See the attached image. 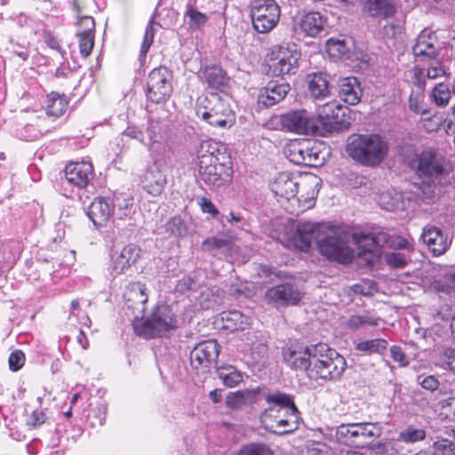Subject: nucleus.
Instances as JSON below:
<instances>
[{"label":"nucleus","instance_id":"nucleus-1","mask_svg":"<svg viewBox=\"0 0 455 455\" xmlns=\"http://www.w3.org/2000/svg\"><path fill=\"white\" fill-rule=\"evenodd\" d=\"M352 235L342 228H332L326 223H299L279 235L277 240L286 248L308 251L315 242L321 254L341 263L350 261L354 250L349 246Z\"/></svg>","mask_w":455,"mask_h":455},{"label":"nucleus","instance_id":"nucleus-2","mask_svg":"<svg viewBox=\"0 0 455 455\" xmlns=\"http://www.w3.org/2000/svg\"><path fill=\"white\" fill-rule=\"evenodd\" d=\"M269 406L260 415L263 427L278 435L293 433L299 428V412L291 395L283 393L269 395Z\"/></svg>","mask_w":455,"mask_h":455},{"label":"nucleus","instance_id":"nucleus-3","mask_svg":"<svg viewBox=\"0 0 455 455\" xmlns=\"http://www.w3.org/2000/svg\"><path fill=\"white\" fill-rule=\"evenodd\" d=\"M346 152L362 165L376 167L387 157L389 145L379 134H352L347 138Z\"/></svg>","mask_w":455,"mask_h":455},{"label":"nucleus","instance_id":"nucleus-4","mask_svg":"<svg viewBox=\"0 0 455 455\" xmlns=\"http://www.w3.org/2000/svg\"><path fill=\"white\" fill-rule=\"evenodd\" d=\"M315 359L309 370L308 378L313 379H338L343 374L347 362L334 349L325 343L315 344Z\"/></svg>","mask_w":455,"mask_h":455},{"label":"nucleus","instance_id":"nucleus-5","mask_svg":"<svg viewBox=\"0 0 455 455\" xmlns=\"http://www.w3.org/2000/svg\"><path fill=\"white\" fill-rule=\"evenodd\" d=\"M135 332L145 339L164 337L178 328V320L169 305H157L151 315L133 323Z\"/></svg>","mask_w":455,"mask_h":455},{"label":"nucleus","instance_id":"nucleus-6","mask_svg":"<svg viewBox=\"0 0 455 455\" xmlns=\"http://www.w3.org/2000/svg\"><path fill=\"white\" fill-rule=\"evenodd\" d=\"M196 116L212 126L225 128L235 123V114L228 103L217 93L198 99Z\"/></svg>","mask_w":455,"mask_h":455},{"label":"nucleus","instance_id":"nucleus-7","mask_svg":"<svg viewBox=\"0 0 455 455\" xmlns=\"http://www.w3.org/2000/svg\"><path fill=\"white\" fill-rule=\"evenodd\" d=\"M410 164L420 177L430 179L442 186L451 183L449 179L451 166L440 154L432 150H424L416 155Z\"/></svg>","mask_w":455,"mask_h":455},{"label":"nucleus","instance_id":"nucleus-8","mask_svg":"<svg viewBox=\"0 0 455 455\" xmlns=\"http://www.w3.org/2000/svg\"><path fill=\"white\" fill-rule=\"evenodd\" d=\"M280 6L275 0H255L250 9L254 29L260 34L268 33L280 20Z\"/></svg>","mask_w":455,"mask_h":455},{"label":"nucleus","instance_id":"nucleus-9","mask_svg":"<svg viewBox=\"0 0 455 455\" xmlns=\"http://www.w3.org/2000/svg\"><path fill=\"white\" fill-rule=\"evenodd\" d=\"M380 433V427L370 422L342 424L337 428L339 441L355 445L366 444L379 437Z\"/></svg>","mask_w":455,"mask_h":455},{"label":"nucleus","instance_id":"nucleus-10","mask_svg":"<svg viewBox=\"0 0 455 455\" xmlns=\"http://www.w3.org/2000/svg\"><path fill=\"white\" fill-rule=\"evenodd\" d=\"M300 54L295 44L275 45L270 54L269 68L275 76L295 74Z\"/></svg>","mask_w":455,"mask_h":455},{"label":"nucleus","instance_id":"nucleus-11","mask_svg":"<svg viewBox=\"0 0 455 455\" xmlns=\"http://www.w3.org/2000/svg\"><path fill=\"white\" fill-rule=\"evenodd\" d=\"M349 108L332 100L320 106L317 109L318 117L328 131H340L350 125Z\"/></svg>","mask_w":455,"mask_h":455},{"label":"nucleus","instance_id":"nucleus-12","mask_svg":"<svg viewBox=\"0 0 455 455\" xmlns=\"http://www.w3.org/2000/svg\"><path fill=\"white\" fill-rule=\"evenodd\" d=\"M170 78L171 74L166 68L153 69L148 78L147 98L153 103L164 102L172 91Z\"/></svg>","mask_w":455,"mask_h":455},{"label":"nucleus","instance_id":"nucleus-13","mask_svg":"<svg viewBox=\"0 0 455 455\" xmlns=\"http://www.w3.org/2000/svg\"><path fill=\"white\" fill-rule=\"evenodd\" d=\"M315 345L291 344L283 348V361L292 370L306 372L308 376L315 359Z\"/></svg>","mask_w":455,"mask_h":455},{"label":"nucleus","instance_id":"nucleus-14","mask_svg":"<svg viewBox=\"0 0 455 455\" xmlns=\"http://www.w3.org/2000/svg\"><path fill=\"white\" fill-rule=\"evenodd\" d=\"M283 130L298 133L310 134L316 131L313 116L306 109L291 110L280 116Z\"/></svg>","mask_w":455,"mask_h":455},{"label":"nucleus","instance_id":"nucleus-15","mask_svg":"<svg viewBox=\"0 0 455 455\" xmlns=\"http://www.w3.org/2000/svg\"><path fill=\"white\" fill-rule=\"evenodd\" d=\"M302 292L293 283L286 282L268 288L265 292V299L267 303L275 306H293L302 299Z\"/></svg>","mask_w":455,"mask_h":455},{"label":"nucleus","instance_id":"nucleus-16","mask_svg":"<svg viewBox=\"0 0 455 455\" xmlns=\"http://www.w3.org/2000/svg\"><path fill=\"white\" fill-rule=\"evenodd\" d=\"M220 354V346L214 339L198 343L190 352V363L194 369H209L216 363Z\"/></svg>","mask_w":455,"mask_h":455},{"label":"nucleus","instance_id":"nucleus-17","mask_svg":"<svg viewBox=\"0 0 455 455\" xmlns=\"http://www.w3.org/2000/svg\"><path fill=\"white\" fill-rule=\"evenodd\" d=\"M412 52L418 61L436 60L440 55V47L435 33L428 29L422 30L412 47Z\"/></svg>","mask_w":455,"mask_h":455},{"label":"nucleus","instance_id":"nucleus-18","mask_svg":"<svg viewBox=\"0 0 455 455\" xmlns=\"http://www.w3.org/2000/svg\"><path fill=\"white\" fill-rule=\"evenodd\" d=\"M290 156L294 164L307 166L321 165L323 160L315 143L309 140L291 145Z\"/></svg>","mask_w":455,"mask_h":455},{"label":"nucleus","instance_id":"nucleus-19","mask_svg":"<svg viewBox=\"0 0 455 455\" xmlns=\"http://www.w3.org/2000/svg\"><path fill=\"white\" fill-rule=\"evenodd\" d=\"M291 90L288 83L270 81L258 95V104L265 108L272 107L282 101Z\"/></svg>","mask_w":455,"mask_h":455},{"label":"nucleus","instance_id":"nucleus-20","mask_svg":"<svg viewBox=\"0 0 455 455\" xmlns=\"http://www.w3.org/2000/svg\"><path fill=\"white\" fill-rule=\"evenodd\" d=\"M421 239L435 256L443 254L449 248L451 242L442 229L435 226H427L423 228Z\"/></svg>","mask_w":455,"mask_h":455},{"label":"nucleus","instance_id":"nucleus-21","mask_svg":"<svg viewBox=\"0 0 455 455\" xmlns=\"http://www.w3.org/2000/svg\"><path fill=\"white\" fill-rule=\"evenodd\" d=\"M110 197L99 196L93 199L87 210V216L95 226H105L113 217L114 208Z\"/></svg>","mask_w":455,"mask_h":455},{"label":"nucleus","instance_id":"nucleus-22","mask_svg":"<svg viewBox=\"0 0 455 455\" xmlns=\"http://www.w3.org/2000/svg\"><path fill=\"white\" fill-rule=\"evenodd\" d=\"M140 249L135 244L125 245L112 259V274L117 275L133 266L140 258Z\"/></svg>","mask_w":455,"mask_h":455},{"label":"nucleus","instance_id":"nucleus-23","mask_svg":"<svg viewBox=\"0 0 455 455\" xmlns=\"http://www.w3.org/2000/svg\"><path fill=\"white\" fill-rule=\"evenodd\" d=\"M324 20L317 12H310L298 18L293 24L296 33H303L309 36H317L323 29Z\"/></svg>","mask_w":455,"mask_h":455},{"label":"nucleus","instance_id":"nucleus-24","mask_svg":"<svg viewBox=\"0 0 455 455\" xmlns=\"http://www.w3.org/2000/svg\"><path fill=\"white\" fill-rule=\"evenodd\" d=\"M339 97L347 104L355 106L360 102L363 89L355 76L340 77L338 82Z\"/></svg>","mask_w":455,"mask_h":455},{"label":"nucleus","instance_id":"nucleus-25","mask_svg":"<svg viewBox=\"0 0 455 455\" xmlns=\"http://www.w3.org/2000/svg\"><path fill=\"white\" fill-rule=\"evenodd\" d=\"M215 160L212 156H203L199 161V177L202 181L211 188H219L223 184L220 170L221 165L212 164Z\"/></svg>","mask_w":455,"mask_h":455},{"label":"nucleus","instance_id":"nucleus-26","mask_svg":"<svg viewBox=\"0 0 455 455\" xmlns=\"http://www.w3.org/2000/svg\"><path fill=\"white\" fill-rule=\"evenodd\" d=\"M92 175V165L86 162L72 163L65 168L67 180L78 188H84Z\"/></svg>","mask_w":455,"mask_h":455},{"label":"nucleus","instance_id":"nucleus-27","mask_svg":"<svg viewBox=\"0 0 455 455\" xmlns=\"http://www.w3.org/2000/svg\"><path fill=\"white\" fill-rule=\"evenodd\" d=\"M140 183L148 194L156 196L163 192L166 185V177L156 165H154L148 167L140 176Z\"/></svg>","mask_w":455,"mask_h":455},{"label":"nucleus","instance_id":"nucleus-28","mask_svg":"<svg viewBox=\"0 0 455 455\" xmlns=\"http://www.w3.org/2000/svg\"><path fill=\"white\" fill-rule=\"evenodd\" d=\"M146 285L140 282L130 283L124 294V300L129 308L144 311L145 304L148 301Z\"/></svg>","mask_w":455,"mask_h":455},{"label":"nucleus","instance_id":"nucleus-29","mask_svg":"<svg viewBox=\"0 0 455 455\" xmlns=\"http://www.w3.org/2000/svg\"><path fill=\"white\" fill-rule=\"evenodd\" d=\"M271 190L276 196L290 200L298 192V182L288 172L279 173L271 184Z\"/></svg>","mask_w":455,"mask_h":455},{"label":"nucleus","instance_id":"nucleus-30","mask_svg":"<svg viewBox=\"0 0 455 455\" xmlns=\"http://www.w3.org/2000/svg\"><path fill=\"white\" fill-rule=\"evenodd\" d=\"M363 12L369 16L378 19H388L396 12L393 0H365Z\"/></svg>","mask_w":455,"mask_h":455},{"label":"nucleus","instance_id":"nucleus-31","mask_svg":"<svg viewBox=\"0 0 455 455\" xmlns=\"http://www.w3.org/2000/svg\"><path fill=\"white\" fill-rule=\"evenodd\" d=\"M114 208L113 217L124 220L134 212L133 198L124 194H114L110 197Z\"/></svg>","mask_w":455,"mask_h":455},{"label":"nucleus","instance_id":"nucleus-32","mask_svg":"<svg viewBox=\"0 0 455 455\" xmlns=\"http://www.w3.org/2000/svg\"><path fill=\"white\" fill-rule=\"evenodd\" d=\"M201 79L212 89L221 90L227 84V75L218 66L204 68L200 74Z\"/></svg>","mask_w":455,"mask_h":455},{"label":"nucleus","instance_id":"nucleus-33","mask_svg":"<svg viewBox=\"0 0 455 455\" xmlns=\"http://www.w3.org/2000/svg\"><path fill=\"white\" fill-rule=\"evenodd\" d=\"M308 91L315 99H323L330 93L326 75L314 73L307 76Z\"/></svg>","mask_w":455,"mask_h":455},{"label":"nucleus","instance_id":"nucleus-34","mask_svg":"<svg viewBox=\"0 0 455 455\" xmlns=\"http://www.w3.org/2000/svg\"><path fill=\"white\" fill-rule=\"evenodd\" d=\"M326 52L335 60L352 58L350 45L345 39L330 38L326 42Z\"/></svg>","mask_w":455,"mask_h":455},{"label":"nucleus","instance_id":"nucleus-35","mask_svg":"<svg viewBox=\"0 0 455 455\" xmlns=\"http://www.w3.org/2000/svg\"><path fill=\"white\" fill-rule=\"evenodd\" d=\"M220 315L223 327L231 331L243 330L248 324V317L236 310L222 312Z\"/></svg>","mask_w":455,"mask_h":455},{"label":"nucleus","instance_id":"nucleus-36","mask_svg":"<svg viewBox=\"0 0 455 455\" xmlns=\"http://www.w3.org/2000/svg\"><path fill=\"white\" fill-rule=\"evenodd\" d=\"M355 349L366 355H383L387 349V341L385 339H372L358 342Z\"/></svg>","mask_w":455,"mask_h":455},{"label":"nucleus","instance_id":"nucleus-37","mask_svg":"<svg viewBox=\"0 0 455 455\" xmlns=\"http://www.w3.org/2000/svg\"><path fill=\"white\" fill-rule=\"evenodd\" d=\"M68 107V101L64 96L56 92H52L47 96L46 113L52 116H60L64 114Z\"/></svg>","mask_w":455,"mask_h":455},{"label":"nucleus","instance_id":"nucleus-38","mask_svg":"<svg viewBox=\"0 0 455 455\" xmlns=\"http://www.w3.org/2000/svg\"><path fill=\"white\" fill-rule=\"evenodd\" d=\"M185 19H188V25L192 30H199L209 20V17L201 12H199L196 7L192 4L187 5V10L184 14Z\"/></svg>","mask_w":455,"mask_h":455},{"label":"nucleus","instance_id":"nucleus-39","mask_svg":"<svg viewBox=\"0 0 455 455\" xmlns=\"http://www.w3.org/2000/svg\"><path fill=\"white\" fill-rule=\"evenodd\" d=\"M217 373L223 384L228 387H234L243 381L241 371L232 365L219 368Z\"/></svg>","mask_w":455,"mask_h":455},{"label":"nucleus","instance_id":"nucleus-40","mask_svg":"<svg viewBox=\"0 0 455 455\" xmlns=\"http://www.w3.org/2000/svg\"><path fill=\"white\" fill-rule=\"evenodd\" d=\"M365 244L370 247L381 248L390 244V236L384 230H374L363 238Z\"/></svg>","mask_w":455,"mask_h":455},{"label":"nucleus","instance_id":"nucleus-41","mask_svg":"<svg viewBox=\"0 0 455 455\" xmlns=\"http://www.w3.org/2000/svg\"><path fill=\"white\" fill-rule=\"evenodd\" d=\"M431 97L437 106L445 107L451 98V92L447 84L440 83L432 90Z\"/></svg>","mask_w":455,"mask_h":455},{"label":"nucleus","instance_id":"nucleus-42","mask_svg":"<svg viewBox=\"0 0 455 455\" xmlns=\"http://www.w3.org/2000/svg\"><path fill=\"white\" fill-rule=\"evenodd\" d=\"M378 318L371 317L368 314L353 315L347 322V326L351 330H357L365 326H377Z\"/></svg>","mask_w":455,"mask_h":455},{"label":"nucleus","instance_id":"nucleus-43","mask_svg":"<svg viewBox=\"0 0 455 455\" xmlns=\"http://www.w3.org/2000/svg\"><path fill=\"white\" fill-rule=\"evenodd\" d=\"M165 228L171 235L176 237H182L188 234L187 226L180 216L170 219L165 224Z\"/></svg>","mask_w":455,"mask_h":455},{"label":"nucleus","instance_id":"nucleus-44","mask_svg":"<svg viewBox=\"0 0 455 455\" xmlns=\"http://www.w3.org/2000/svg\"><path fill=\"white\" fill-rule=\"evenodd\" d=\"M251 393L248 390L229 393L226 398L227 406L231 409H240L244 405Z\"/></svg>","mask_w":455,"mask_h":455},{"label":"nucleus","instance_id":"nucleus-45","mask_svg":"<svg viewBox=\"0 0 455 455\" xmlns=\"http://www.w3.org/2000/svg\"><path fill=\"white\" fill-rule=\"evenodd\" d=\"M426 432L421 428H415L411 426L400 432L398 440L405 443H416L424 440Z\"/></svg>","mask_w":455,"mask_h":455},{"label":"nucleus","instance_id":"nucleus-46","mask_svg":"<svg viewBox=\"0 0 455 455\" xmlns=\"http://www.w3.org/2000/svg\"><path fill=\"white\" fill-rule=\"evenodd\" d=\"M403 28L398 22H388L382 28V35L385 38L393 40L394 44L402 40Z\"/></svg>","mask_w":455,"mask_h":455},{"label":"nucleus","instance_id":"nucleus-47","mask_svg":"<svg viewBox=\"0 0 455 455\" xmlns=\"http://www.w3.org/2000/svg\"><path fill=\"white\" fill-rule=\"evenodd\" d=\"M155 24L156 23L154 21V18H152L145 29L144 38H143V41H142V44L140 46V57L146 56V54L148 53V52L150 48V45L152 44V43L154 41V36H155V32H156L155 28H154Z\"/></svg>","mask_w":455,"mask_h":455},{"label":"nucleus","instance_id":"nucleus-48","mask_svg":"<svg viewBox=\"0 0 455 455\" xmlns=\"http://www.w3.org/2000/svg\"><path fill=\"white\" fill-rule=\"evenodd\" d=\"M424 92L411 91L409 97V108L416 114L426 115L428 111L422 108Z\"/></svg>","mask_w":455,"mask_h":455},{"label":"nucleus","instance_id":"nucleus-49","mask_svg":"<svg viewBox=\"0 0 455 455\" xmlns=\"http://www.w3.org/2000/svg\"><path fill=\"white\" fill-rule=\"evenodd\" d=\"M77 36H79L80 53L84 57H88L94 46V34L77 32Z\"/></svg>","mask_w":455,"mask_h":455},{"label":"nucleus","instance_id":"nucleus-50","mask_svg":"<svg viewBox=\"0 0 455 455\" xmlns=\"http://www.w3.org/2000/svg\"><path fill=\"white\" fill-rule=\"evenodd\" d=\"M229 247V242L224 238L209 237L202 243V248L205 251L213 252L217 250L226 249Z\"/></svg>","mask_w":455,"mask_h":455},{"label":"nucleus","instance_id":"nucleus-51","mask_svg":"<svg viewBox=\"0 0 455 455\" xmlns=\"http://www.w3.org/2000/svg\"><path fill=\"white\" fill-rule=\"evenodd\" d=\"M238 455H273V451L266 444L251 443L242 448Z\"/></svg>","mask_w":455,"mask_h":455},{"label":"nucleus","instance_id":"nucleus-52","mask_svg":"<svg viewBox=\"0 0 455 455\" xmlns=\"http://www.w3.org/2000/svg\"><path fill=\"white\" fill-rule=\"evenodd\" d=\"M433 447L435 455H455V443L448 439L435 442Z\"/></svg>","mask_w":455,"mask_h":455},{"label":"nucleus","instance_id":"nucleus-53","mask_svg":"<svg viewBox=\"0 0 455 455\" xmlns=\"http://www.w3.org/2000/svg\"><path fill=\"white\" fill-rule=\"evenodd\" d=\"M412 74V84L414 85L413 91L424 92L426 88L425 72L422 68L418 66L413 67L411 69Z\"/></svg>","mask_w":455,"mask_h":455},{"label":"nucleus","instance_id":"nucleus-54","mask_svg":"<svg viewBox=\"0 0 455 455\" xmlns=\"http://www.w3.org/2000/svg\"><path fill=\"white\" fill-rule=\"evenodd\" d=\"M391 358L397 363L399 367H405L409 364V358L400 346H392L389 348Z\"/></svg>","mask_w":455,"mask_h":455},{"label":"nucleus","instance_id":"nucleus-55","mask_svg":"<svg viewBox=\"0 0 455 455\" xmlns=\"http://www.w3.org/2000/svg\"><path fill=\"white\" fill-rule=\"evenodd\" d=\"M387 263L395 268H403L407 264V257L402 252H392L386 255Z\"/></svg>","mask_w":455,"mask_h":455},{"label":"nucleus","instance_id":"nucleus-56","mask_svg":"<svg viewBox=\"0 0 455 455\" xmlns=\"http://www.w3.org/2000/svg\"><path fill=\"white\" fill-rule=\"evenodd\" d=\"M428 79H436L442 76H446V69L441 61H435L431 63L425 74Z\"/></svg>","mask_w":455,"mask_h":455},{"label":"nucleus","instance_id":"nucleus-57","mask_svg":"<svg viewBox=\"0 0 455 455\" xmlns=\"http://www.w3.org/2000/svg\"><path fill=\"white\" fill-rule=\"evenodd\" d=\"M25 362V355L20 350H16L11 353L9 356V367L12 371L20 370Z\"/></svg>","mask_w":455,"mask_h":455},{"label":"nucleus","instance_id":"nucleus-58","mask_svg":"<svg viewBox=\"0 0 455 455\" xmlns=\"http://www.w3.org/2000/svg\"><path fill=\"white\" fill-rule=\"evenodd\" d=\"M418 383L426 390L429 391H435L438 389L440 383L438 379L433 376L428 375L426 377L419 376L418 377Z\"/></svg>","mask_w":455,"mask_h":455},{"label":"nucleus","instance_id":"nucleus-59","mask_svg":"<svg viewBox=\"0 0 455 455\" xmlns=\"http://www.w3.org/2000/svg\"><path fill=\"white\" fill-rule=\"evenodd\" d=\"M9 50L13 56H17L22 61H25L29 56V52L26 45L14 43L13 41H11Z\"/></svg>","mask_w":455,"mask_h":455},{"label":"nucleus","instance_id":"nucleus-60","mask_svg":"<svg viewBox=\"0 0 455 455\" xmlns=\"http://www.w3.org/2000/svg\"><path fill=\"white\" fill-rule=\"evenodd\" d=\"M442 360L443 364L455 372V348H446L442 355Z\"/></svg>","mask_w":455,"mask_h":455},{"label":"nucleus","instance_id":"nucleus-61","mask_svg":"<svg viewBox=\"0 0 455 455\" xmlns=\"http://www.w3.org/2000/svg\"><path fill=\"white\" fill-rule=\"evenodd\" d=\"M78 26L83 28V30H79L80 33H90L94 34L95 23L94 20L91 16L81 17L78 21Z\"/></svg>","mask_w":455,"mask_h":455},{"label":"nucleus","instance_id":"nucleus-62","mask_svg":"<svg viewBox=\"0 0 455 455\" xmlns=\"http://www.w3.org/2000/svg\"><path fill=\"white\" fill-rule=\"evenodd\" d=\"M198 204L201 207V210L204 213H210L212 216H216L219 213L218 209L212 203V201L206 197H202L199 199Z\"/></svg>","mask_w":455,"mask_h":455},{"label":"nucleus","instance_id":"nucleus-63","mask_svg":"<svg viewBox=\"0 0 455 455\" xmlns=\"http://www.w3.org/2000/svg\"><path fill=\"white\" fill-rule=\"evenodd\" d=\"M45 421V414L41 411H34L28 419V425L37 427Z\"/></svg>","mask_w":455,"mask_h":455},{"label":"nucleus","instance_id":"nucleus-64","mask_svg":"<svg viewBox=\"0 0 455 455\" xmlns=\"http://www.w3.org/2000/svg\"><path fill=\"white\" fill-rule=\"evenodd\" d=\"M45 43L49 47L58 52L61 51V46L59 40L52 34L45 35Z\"/></svg>","mask_w":455,"mask_h":455}]
</instances>
